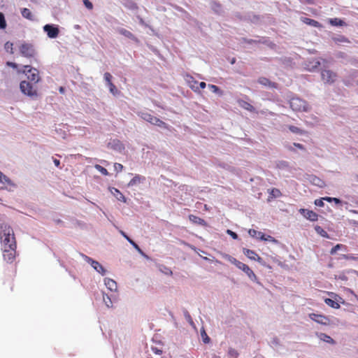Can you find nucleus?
I'll return each mask as SVG.
<instances>
[{"instance_id":"nucleus-1","label":"nucleus","mask_w":358,"mask_h":358,"mask_svg":"<svg viewBox=\"0 0 358 358\" xmlns=\"http://www.w3.org/2000/svg\"><path fill=\"white\" fill-rule=\"evenodd\" d=\"M1 248H17V242L13 228L6 224L0 225Z\"/></svg>"},{"instance_id":"nucleus-2","label":"nucleus","mask_w":358,"mask_h":358,"mask_svg":"<svg viewBox=\"0 0 358 358\" xmlns=\"http://www.w3.org/2000/svg\"><path fill=\"white\" fill-rule=\"evenodd\" d=\"M23 68V69L18 70L17 73L25 74L27 77V79L32 82L34 84H36L39 82L41 78L38 69L29 65H25Z\"/></svg>"},{"instance_id":"nucleus-3","label":"nucleus","mask_w":358,"mask_h":358,"mask_svg":"<svg viewBox=\"0 0 358 358\" xmlns=\"http://www.w3.org/2000/svg\"><path fill=\"white\" fill-rule=\"evenodd\" d=\"M33 83H31L26 80H22L20 84L21 92L31 98H36L38 96V90L36 87Z\"/></svg>"},{"instance_id":"nucleus-4","label":"nucleus","mask_w":358,"mask_h":358,"mask_svg":"<svg viewBox=\"0 0 358 358\" xmlns=\"http://www.w3.org/2000/svg\"><path fill=\"white\" fill-rule=\"evenodd\" d=\"M291 108L294 111L307 112L309 109L307 102L299 97H293L289 101Z\"/></svg>"},{"instance_id":"nucleus-5","label":"nucleus","mask_w":358,"mask_h":358,"mask_svg":"<svg viewBox=\"0 0 358 358\" xmlns=\"http://www.w3.org/2000/svg\"><path fill=\"white\" fill-rule=\"evenodd\" d=\"M229 261L231 264H234L238 268L241 269L244 273H245L251 280H253L257 279L256 275L248 265L237 260L234 257H230Z\"/></svg>"},{"instance_id":"nucleus-6","label":"nucleus","mask_w":358,"mask_h":358,"mask_svg":"<svg viewBox=\"0 0 358 358\" xmlns=\"http://www.w3.org/2000/svg\"><path fill=\"white\" fill-rule=\"evenodd\" d=\"M140 117L144 120L150 122L152 124L159 126L160 127L167 128V124L161 120L159 118L153 116L150 113L142 112L139 114Z\"/></svg>"},{"instance_id":"nucleus-7","label":"nucleus","mask_w":358,"mask_h":358,"mask_svg":"<svg viewBox=\"0 0 358 358\" xmlns=\"http://www.w3.org/2000/svg\"><path fill=\"white\" fill-rule=\"evenodd\" d=\"M20 54L27 58H32L36 55V50L31 43H24L20 46Z\"/></svg>"},{"instance_id":"nucleus-8","label":"nucleus","mask_w":358,"mask_h":358,"mask_svg":"<svg viewBox=\"0 0 358 358\" xmlns=\"http://www.w3.org/2000/svg\"><path fill=\"white\" fill-rule=\"evenodd\" d=\"M2 251L3 259L7 263L12 264L17 256V248H1Z\"/></svg>"},{"instance_id":"nucleus-9","label":"nucleus","mask_w":358,"mask_h":358,"mask_svg":"<svg viewBox=\"0 0 358 358\" xmlns=\"http://www.w3.org/2000/svg\"><path fill=\"white\" fill-rule=\"evenodd\" d=\"M321 78L324 83L332 84L336 80L337 74L329 69H324L321 71Z\"/></svg>"},{"instance_id":"nucleus-10","label":"nucleus","mask_w":358,"mask_h":358,"mask_svg":"<svg viewBox=\"0 0 358 358\" xmlns=\"http://www.w3.org/2000/svg\"><path fill=\"white\" fill-rule=\"evenodd\" d=\"M43 30L50 38H57L59 33V28L53 24H45L43 27Z\"/></svg>"},{"instance_id":"nucleus-11","label":"nucleus","mask_w":358,"mask_h":358,"mask_svg":"<svg viewBox=\"0 0 358 358\" xmlns=\"http://www.w3.org/2000/svg\"><path fill=\"white\" fill-rule=\"evenodd\" d=\"M308 316L312 320L317 323L323 325H328L329 324V319L325 315L316 313H310Z\"/></svg>"},{"instance_id":"nucleus-12","label":"nucleus","mask_w":358,"mask_h":358,"mask_svg":"<svg viewBox=\"0 0 358 358\" xmlns=\"http://www.w3.org/2000/svg\"><path fill=\"white\" fill-rule=\"evenodd\" d=\"M299 213L307 220H309L310 221H317L318 219V215L310 210L301 208L299 210Z\"/></svg>"},{"instance_id":"nucleus-13","label":"nucleus","mask_w":358,"mask_h":358,"mask_svg":"<svg viewBox=\"0 0 358 358\" xmlns=\"http://www.w3.org/2000/svg\"><path fill=\"white\" fill-rule=\"evenodd\" d=\"M85 258L88 263L91 264V266L99 273L103 275L106 273V270L104 268L96 261L93 260L90 257L85 256Z\"/></svg>"},{"instance_id":"nucleus-14","label":"nucleus","mask_w":358,"mask_h":358,"mask_svg":"<svg viewBox=\"0 0 358 358\" xmlns=\"http://www.w3.org/2000/svg\"><path fill=\"white\" fill-rule=\"evenodd\" d=\"M243 253L247 257H248L250 259L257 260L258 262H260V260L262 259V258L254 250L244 248Z\"/></svg>"},{"instance_id":"nucleus-15","label":"nucleus","mask_w":358,"mask_h":358,"mask_svg":"<svg viewBox=\"0 0 358 358\" xmlns=\"http://www.w3.org/2000/svg\"><path fill=\"white\" fill-rule=\"evenodd\" d=\"M317 337L322 341L330 343L331 345H334L336 343L335 341L329 335L324 333H319L317 334Z\"/></svg>"},{"instance_id":"nucleus-16","label":"nucleus","mask_w":358,"mask_h":358,"mask_svg":"<svg viewBox=\"0 0 358 358\" xmlns=\"http://www.w3.org/2000/svg\"><path fill=\"white\" fill-rule=\"evenodd\" d=\"M238 103L241 108H243L250 112L255 111V108H254V106H252L250 103H248L244 100H242V99L238 100Z\"/></svg>"},{"instance_id":"nucleus-17","label":"nucleus","mask_w":358,"mask_h":358,"mask_svg":"<svg viewBox=\"0 0 358 358\" xmlns=\"http://www.w3.org/2000/svg\"><path fill=\"white\" fill-rule=\"evenodd\" d=\"M258 83L262 85L268 86V87H273V88H275L277 87L276 83H272L271 81H270L268 78H266L265 77H260L258 79Z\"/></svg>"},{"instance_id":"nucleus-18","label":"nucleus","mask_w":358,"mask_h":358,"mask_svg":"<svg viewBox=\"0 0 358 358\" xmlns=\"http://www.w3.org/2000/svg\"><path fill=\"white\" fill-rule=\"evenodd\" d=\"M189 220L194 224H197L201 226L206 225V222L203 219L194 215H189Z\"/></svg>"},{"instance_id":"nucleus-19","label":"nucleus","mask_w":358,"mask_h":358,"mask_svg":"<svg viewBox=\"0 0 358 358\" xmlns=\"http://www.w3.org/2000/svg\"><path fill=\"white\" fill-rule=\"evenodd\" d=\"M105 285L110 291H116L117 288V283L115 280L110 278H106L104 280Z\"/></svg>"},{"instance_id":"nucleus-20","label":"nucleus","mask_w":358,"mask_h":358,"mask_svg":"<svg viewBox=\"0 0 358 358\" xmlns=\"http://www.w3.org/2000/svg\"><path fill=\"white\" fill-rule=\"evenodd\" d=\"M120 234L122 235V236L126 238L128 242L141 254H143L142 250L140 248V247L132 240L123 231H120Z\"/></svg>"},{"instance_id":"nucleus-21","label":"nucleus","mask_w":358,"mask_h":358,"mask_svg":"<svg viewBox=\"0 0 358 358\" xmlns=\"http://www.w3.org/2000/svg\"><path fill=\"white\" fill-rule=\"evenodd\" d=\"M301 20L310 26L314 27H321V24L316 20L308 18V17H301Z\"/></svg>"},{"instance_id":"nucleus-22","label":"nucleus","mask_w":358,"mask_h":358,"mask_svg":"<svg viewBox=\"0 0 358 358\" xmlns=\"http://www.w3.org/2000/svg\"><path fill=\"white\" fill-rule=\"evenodd\" d=\"M0 182L6 184L9 186H15V184L11 181V180L8 178L6 175H4L1 171H0Z\"/></svg>"},{"instance_id":"nucleus-23","label":"nucleus","mask_w":358,"mask_h":358,"mask_svg":"<svg viewBox=\"0 0 358 358\" xmlns=\"http://www.w3.org/2000/svg\"><path fill=\"white\" fill-rule=\"evenodd\" d=\"M145 180L144 177H142L139 175H136L128 183V186H134L136 184H138L141 182L143 180Z\"/></svg>"},{"instance_id":"nucleus-24","label":"nucleus","mask_w":358,"mask_h":358,"mask_svg":"<svg viewBox=\"0 0 358 358\" xmlns=\"http://www.w3.org/2000/svg\"><path fill=\"white\" fill-rule=\"evenodd\" d=\"M324 302L327 305L335 309H338L341 307L338 302L334 301L331 299L327 298L324 299Z\"/></svg>"},{"instance_id":"nucleus-25","label":"nucleus","mask_w":358,"mask_h":358,"mask_svg":"<svg viewBox=\"0 0 358 358\" xmlns=\"http://www.w3.org/2000/svg\"><path fill=\"white\" fill-rule=\"evenodd\" d=\"M329 22L332 26H343L345 23L343 20L339 18H331L329 20Z\"/></svg>"},{"instance_id":"nucleus-26","label":"nucleus","mask_w":358,"mask_h":358,"mask_svg":"<svg viewBox=\"0 0 358 358\" xmlns=\"http://www.w3.org/2000/svg\"><path fill=\"white\" fill-rule=\"evenodd\" d=\"M21 13L24 18L33 20V15L29 9L24 8L22 10Z\"/></svg>"},{"instance_id":"nucleus-27","label":"nucleus","mask_w":358,"mask_h":358,"mask_svg":"<svg viewBox=\"0 0 358 358\" xmlns=\"http://www.w3.org/2000/svg\"><path fill=\"white\" fill-rule=\"evenodd\" d=\"M248 233L252 237H258L259 238H264V234L262 232L258 231L255 229H251L248 231Z\"/></svg>"},{"instance_id":"nucleus-28","label":"nucleus","mask_w":358,"mask_h":358,"mask_svg":"<svg viewBox=\"0 0 358 358\" xmlns=\"http://www.w3.org/2000/svg\"><path fill=\"white\" fill-rule=\"evenodd\" d=\"M269 195H270L269 197H271V198H278V197L281 196L282 193L280 191V189H278L277 188H272L269 191Z\"/></svg>"},{"instance_id":"nucleus-29","label":"nucleus","mask_w":358,"mask_h":358,"mask_svg":"<svg viewBox=\"0 0 358 358\" xmlns=\"http://www.w3.org/2000/svg\"><path fill=\"white\" fill-rule=\"evenodd\" d=\"M346 248H347V247L345 245L337 244L334 248H332L331 249L330 254L331 255H335L338 250H341V249L346 250Z\"/></svg>"},{"instance_id":"nucleus-30","label":"nucleus","mask_w":358,"mask_h":358,"mask_svg":"<svg viewBox=\"0 0 358 358\" xmlns=\"http://www.w3.org/2000/svg\"><path fill=\"white\" fill-rule=\"evenodd\" d=\"M289 129L290 131H292V133H294V134H303L305 133V131L301 129L300 128H299L296 126H293V125L289 126Z\"/></svg>"},{"instance_id":"nucleus-31","label":"nucleus","mask_w":358,"mask_h":358,"mask_svg":"<svg viewBox=\"0 0 358 358\" xmlns=\"http://www.w3.org/2000/svg\"><path fill=\"white\" fill-rule=\"evenodd\" d=\"M119 31L122 35H123L129 38H131V39L134 38V34L131 31H129L125 29H120Z\"/></svg>"},{"instance_id":"nucleus-32","label":"nucleus","mask_w":358,"mask_h":358,"mask_svg":"<svg viewBox=\"0 0 358 358\" xmlns=\"http://www.w3.org/2000/svg\"><path fill=\"white\" fill-rule=\"evenodd\" d=\"M333 40L336 43H350V41L348 40V38L344 36L334 37V38H333Z\"/></svg>"},{"instance_id":"nucleus-33","label":"nucleus","mask_w":358,"mask_h":358,"mask_svg":"<svg viewBox=\"0 0 358 358\" xmlns=\"http://www.w3.org/2000/svg\"><path fill=\"white\" fill-rule=\"evenodd\" d=\"M94 168L99 171L102 175L103 176H108L109 174L108 171H107L106 169H105L104 167L101 166V165L99 164H95L94 165Z\"/></svg>"},{"instance_id":"nucleus-34","label":"nucleus","mask_w":358,"mask_h":358,"mask_svg":"<svg viewBox=\"0 0 358 358\" xmlns=\"http://www.w3.org/2000/svg\"><path fill=\"white\" fill-rule=\"evenodd\" d=\"M315 231L317 234L321 235L322 237H328V234L326 231H324L321 227L316 226L315 227Z\"/></svg>"},{"instance_id":"nucleus-35","label":"nucleus","mask_w":358,"mask_h":358,"mask_svg":"<svg viewBox=\"0 0 358 358\" xmlns=\"http://www.w3.org/2000/svg\"><path fill=\"white\" fill-rule=\"evenodd\" d=\"M115 190V192L116 193L115 196L116 198L121 201L126 202V199L124 196L116 188H113Z\"/></svg>"},{"instance_id":"nucleus-36","label":"nucleus","mask_w":358,"mask_h":358,"mask_svg":"<svg viewBox=\"0 0 358 358\" xmlns=\"http://www.w3.org/2000/svg\"><path fill=\"white\" fill-rule=\"evenodd\" d=\"M228 355L232 358H237L239 355L238 351L232 348L229 349Z\"/></svg>"},{"instance_id":"nucleus-37","label":"nucleus","mask_w":358,"mask_h":358,"mask_svg":"<svg viewBox=\"0 0 358 358\" xmlns=\"http://www.w3.org/2000/svg\"><path fill=\"white\" fill-rule=\"evenodd\" d=\"M109 87V90L110 93L113 95H116L118 93V90H117L115 85L113 83H110V85H108Z\"/></svg>"},{"instance_id":"nucleus-38","label":"nucleus","mask_w":358,"mask_h":358,"mask_svg":"<svg viewBox=\"0 0 358 358\" xmlns=\"http://www.w3.org/2000/svg\"><path fill=\"white\" fill-rule=\"evenodd\" d=\"M6 26V20L4 19V15L2 13H0V28L3 29Z\"/></svg>"},{"instance_id":"nucleus-39","label":"nucleus","mask_w":358,"mask_h":358,"mask_svg":"<svg viewBox=\"0 0 358 358\" xmlns=\"http://www.w3.org/2000/svg\"><path fill=\"white\" fill-rule=\"evenodd\" d=\"M104 79H105L107 85H110V83H112V80H112V76H111V74L110 73H108V72L105 73H104Z\"/></svg>"},{"instance_id":"nucleus-40","label":"nucleus","mask_w":358,"mask_h":358,"mask_svg":"<svg viewBox=\"0 0 358 358\" xmlns=\"http://www.w3.org/2000/svg\"><path fill=\"white\" fill-rule=\"evenodd\" d=\"M342 258L347 260H357V257H354L352 255H343Z\"/></svg>"},{"instance_id":"nucleus-41","label":"nucleus","mask_w":358,"mask_h":358,"mask_svg":"<svg viewBox=\"0 0 358 358\" xmlns=\"http://www.w3.org/2000/svg\"><path fill=\"white\" fill-rule=\"evenodd\" d=\"M83 1L84 5L85 6V7L87 8H88L89 10H92L93 8V4L92 3L91 1H90V0H83Z\"/></svg>"},{"instance_id":"nucleus-42","label":"nucleus","mask_w":358,"mask_h":358,"mask_svg":"<svg viewBox=\"0 0 358 358\" xmlns=\"http://www.w3.org/2000/svg\"><path fill=\"white\" fill-rule=\"evenodd\" d=\"M13 43H9V42H7L6 44H5V49L7 50V51H10V52L12 54L13 53Z\"/></svg>"},{"instance_id":"nucleus-43","label":"nucleus","mask_w":358,"mask_h":358,"mask_svg":"<svg viewBox=\"0 0 358 358\" xmlns=\"http://www.w3.org/2000/svg\"><path fill=\"white\" fill-rule=\"evenodd\" d=\"M323 201H324L323 198L320 199H316V200H315L314 203L317 206L322 207L324 205Z\"/></svg>"},{"instance_id":"nucleus-44","label":"nucleus","mask_w":358,"mask_h":358,"mask_svg":"<svg viewBox=\"0 0 358 358\" xmlns=\"http://www.w3.org/2000/svg\"><path fill=\"white\" fill-rule=\"evenodd\" d=\"M208 87L215 93H218V92H220V88L217 86H216V85H209Z\"/></svg>"},{"instance_id":"nucleus-45","label":"nucleus","mask_w":358,"mask_h":358,"mask_svg":"<svg viewBox=\"0 0 358 358\" xmlns=\"http://www.w3.org/2000/svg\"><path fill=\"white\" fill-rule=\"evenodd\" d=\"M114 168L116 171L121 172L123 169V166L121 164L115 163Z\"/></svg>"},{"instance_id":"nucleus-46","label":"nucleus","mask_w":358,"mask_h":358,"mask_svg":"<svg viewBox=\"0 0 358 358\" xmlns=\"http://www.w3.org/2000/svg\"><path fill=\"white\" fill-rule=\"evenodd\" d=\"M201 336H202V338H203V341L205 343H209L210 341V338L208 336V335L206 334V333L205 332V331H203V333L201 334Z\"/></svg>"},{"instance_id":"nucleus-47","label":"nucleus","mask_w":358,"mask_h":358,"mask_svg":"<svg viewBox=\"0 0 358 358\" xmlns=\"http://www.w3.org/2000/svg\"><path fill=\"white\" fill-rule=\"evenodd\" d=\"M6 65L8 66L12 67L13 69H17V64L16 63L12 62H7Z\"/></svg>"},{"instance_id":"nucleus-48","label":"nucleus","mask_w":358,"mask_h":358,"mask_svg":"<svg viewBox=\"0 0 358 358\" xmlns=\"http://www.w3.org/2000/svg\"><path fill=\"white\" fill-rule=\"evenodd\" d=\"M227 233H228V234H229V235H230V236H231L234 239H236V238H238V235H237L235 232H234V231H231V230H227Z\"/></svg>"},{"instance_id":"nucleus-49","label":"nucleus","mask_w":358,"mask_h":358,"mask_svg":"<svg viewBox=\"0 0 358 358\" xmlns=\"http://www.w3.org/2000/svg\"><path fill=\"white\" fill-rule=\"evenodd\" d=\"M261 240H264V241H275V240L274 239L273 237L271 236H266L264 235V238H260Z\"/></svg>"},{"instance_id":"nucleus-50","label":"nucleus","mask_w":358,"mask_h":358,"mask_svg":"<svg viewBox=\"0 0 358 358\" xmlns=\"http://www.w3.org/2000/svg\"><path fill=\"white\" fill-rule=\"evenodd\" d=\"M152 350L154 353L157 355H161L162 353V350H159L157 348H152Z\"/></svg>"},{"instance_id":"nucleus-51","label":"nucleus","mask_w":358,"mask_h":358,"mask_svg":"<svg viewBox=\"0 0 358 358\" xmlns=\"http://www.w3.org/2000/svg\"><path fill=\"white\" fill-rule=\"evenodd\" d=\"M294 145L300 150L305 149L304 146L302 144L299 143H294Z\"/></svg>"},{"instance_id":"nucleus-52","label":"nucleus","mask_w":358,"mask_h":358,"mask_svg":"<svg viewBox=\"0 0 358 358\" xmlns=\"http://www.w3.org/2000/svg\"><path fill=\"white\" fill-rule=\"evenodd\" d=\"M107 299L109 300V303H107V301H106L105 297L103 296V300H104V301H105V303H106V304L107 307H108V308H109V307H110V306H111L112 302H111V301H110V298H109L108 296H107Z\"/></svg>"},{"instance_id":"nucleus-53","label":"nucleus","mask_w":358,"mask_h":358,"mask_svg":"<svg viewBox=\"0 0 358 358\" xmlns=\"http://www.w3.org/2000/svg\"><path fill=\"white\" fill-rule=\"evenodd\" d=\"M53 162L55 164V165L57 166V167H59V165H60V161L57 159H53Z\"/></svg>"},{"instance_id":"nucleus-54","label":"nucleus","mask_w":358,"mask_h":358,"mask_svg":"<svg viewBox=\"0 0 358 358\" xmlns=\"http://www.w3.org/2000/svg\"><path fill=\"white\" fill-rule=\"evenodd\" d=\"M332 201H334L336 204H339L341 203V201L339 199L334 197L332 198Z\"/></svg>"},{"instance_id":"nucleus-55","label":"nucleus","mask_w":358,"mask_h":358,"mask_svg":"<svg viewBox=\"0 0 358 358\" xmlns=\"http://www.w3.org/2000/svg\"><path fill=\"white\" fill-rule=\"evenodd\" d=\"M206 83H204V82H201V83H199V87H200L201 89H204V88L206 87Z\"/></svg>"},{"instance_id":"nucleus-56","label":"nucleus","mask_w":358,"mask_h":358,"mask_svg":"<svg viewBox=\"0 0 358 358\" xmlns=\"http://www.w3.org/2000/svg\"><path fill=\"white\" fill-rule=\"evenodd\" d=\"M332 198L333 197L326 196V197H324L323 199L327 201L331 202L332 201Z\"/></svg>"},{"instance_id":"nucleus-57","label":"nucleus","mask_w":358,"mask_h":358,"mask_svg":"<svg viewBox=\"0 0 358 358\" xmlns=\"http://www.w3.org/2000/svg\"><path fill=\"white\" fill-rule=\"evenodd\" d=\"M190 87L194 91L197 92L199 90V87H195L194 85H190Z\"/></svg>"},{"instance_id":"nucleus-58","label":"nucleus","mask_w":358,"mask_h":358,"mask_svg":"<svg viewBox=\"0 0 358 358\" xmlns=\"http://www.w3.org/2000/svg\"><path fill=\"white\" fill-rule=\"evenodd\" d=\"M59 91H60L61 92H64V88H63V87H60Z\"/></svg>"},{"instance_id":"nucleus-59","label":"nucleus","mask_w":358,"mask_h":358,"mask_svg":"<svg viewBox=\"0 0 358 358\" xmlns=\"http://www.w3.org/2000/svg\"><path fill=\"white\" fill-rule=\"evenodd\" d=\"M319 65H320V62H317L315 66H319Z\"/></svg>"},{"instance_id":"nucleus-60","label":"nucleus","mask_w":358,"mask_h":358,"mask_svg":"<svg viewBox=\"0 0 358 358\" xmlns=\"http://www.w3.org/2000/svg\"><path fill=\"white\" fill-rule=\"evenodd\" d=\"M234 63H235V59H233L231 61V64H234Z\"/></svg>"},{"instance_id":"nucleus-61","label":"nucleus","mask_w":358,"mask_h":358,"mask_svg":"<svg viewBox=\"0 0 358 358\" xmlns=\"http://www.w3.org/2000/svg\"><path fill=\"white\" fill-rule=\"evenodd\" d=\"M194 83L197 85V84H198V82H197V81H196V80H194Z\"/></svg>"},{"instance_id":"nucleus-62","label":"nucleus","mask_w":358,"mask_h":358,"mask_svg":"<svg viewBox=\"0 0 358 358\" xmlns=\"http://www.w3.org/2000/svg\"><path fill=\"white\" fill-rule=\"evenodd\" d=\"M355 274L358 277V271H355Z\"/></svg>"},{"instance_id":"nucleus-63","label":"nucleus","mask_w":358,"mask_h":358,"mask_svg":"<svg viewBox=\"0 0 358 358\" xmlns=\"http://www.w3.org/2000/svg\"><path fill=\"white\" fill-rule=\"evenodd\" d=\"M216 358H220V357H216Z\"/></svg>"}]
</instances>
